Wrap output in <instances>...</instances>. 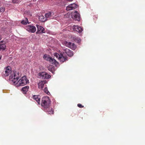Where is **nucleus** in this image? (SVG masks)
Returning <instances> with one entry per match:
<instances>
[{"instance_id": "obj_1", "label": "nucleus", "mask_w": 145, "mask_h": 145, "mask_svg": "<svg viewBox=\"0 0 145 145\" xmlns=\"http://www.w3.org/2000/svg\"><path fill=\"white\" fill-rule=\"evenodd\" d=\"M20 74L17 72L14 73L13 74L9 76V80L10 81L13 82L14 84L16 85L17 86H22L29 83V80L26 76L22 77L17 83L16 82L19 78L20 76Z\"/></svg>"}, {"instance_id": "obj_2", "label": "nucleus", "mask_w": 145, "mask_h": 145, "mask_svg": "<svg viewBox=\"0 0 145 145\" xmlns=\"http://www.w3.org/2000/svg\"><path fill=\"white\" fill-rule=\"evenodd\" d=\"M66 54L70 57L72 56L73 55L72 51L66 48L64 50L63 52L60 53V54L57 53H54V55L61 62L63 63L65 61L68 60V57L66 56Z\"/></svg>"}, {"instance_id": "obj_3", "label": "nucleus", "mask_w": 145, "mask_h": 145, "mask_svg": "<svg viewBox=\"0 0 145 145\" xmlns=\"http://www.w3.org/2000/svg\"><path fill=\"white\" fill-rule=\"evenodd\" d=\"M51 101L48 97H44L42 98L41 106L44 108L46 107H49L50 106Z\"/></svg>"}, {"instance_id": "obj_4", "label": "nucleus", "mask_w": 145, "mask_h": 145, "mask_svg": "<svg viewBox=\"0 0 145 145\" xmlns=\"http://www.w3.org/2000/svg\"><path fill=\"white\" fill-rule=\"evenodd\" d=\"M38 77L43 79H47L50 78L51 76L46 72H40L38 74Z\"/></svg>"}, {"instance_id": "obj_5", "label": "nucleus", "mask_w": 145, "mask_h": 145, "mask_svg": "<svg viewBox=\"0 0 145 145\" xmlns=\"http://www.w3.org/2000/svg\"><path fill=\"white\" fill-rule=\"evenodd\" d=\"M43 58L44 59L49 61L52 64L56 65L58 63L55 59L49 57V56L47 54H45L43 56Z\"/></svg>"}, {"instance_id": "obj_6", "label": "nucleus", "mask_w": 145, "mask_h": 145, "mask_svg": "<svg viewBox=\"0 0 145 145\" xmlns=\"http://www.w3.org/2000/svg\"><path fill=\"white\" fill-rule=\"evenodd\" d=\"M25 29L28 31L33 33L35 32L36 31L35 27L31 25L27 26Z\"/></svg>"}, {"instance_id": "obj_7", "label": "nucleus", "mask_w": 145, "mask_h": 145, "mask_svg": "<svg viewBox=\"0 0 145 145\" xmlns=\"http://www.w3.org/2000/svg\"><path fill=\"white\" fill-rule=\"evenodd\" d=\"M72 17L73 19L75 20L78 21H79L80 20V14L76 11L72 13Z\"/></svg>"}, {"instance_id": "obj_8", "label": "nucleus", "mask_w": 145, "mask_h": 145, "mask_svg": "<svg viewBox=\"0 0 145 145\" xmlns=\"http://www.w3.org/2000/svg\"><path fill=\"white\" fill-rule=\"evenodd\" d=\"M65 44L66 46L71 48L72 50H75L76 47V45L73 43L68 42L66 41L65 42Z\"/></svg>"}, {"instance_id": "obj_9", "label": "nucleus", "mask_w": 145, "mask_h": 145, "mask_svg": "<svg viewBox=\"0 0 145 145\" xmlns=\"http://www.w3.org/2000/svg\"><path fill=\"white\" fill-rule=\"evenodd\" d=\"M77 5L76 4L74 3L69 5L67 6L66 7V10L67 11L75 9L76 8H77Z\"/></svg>"}, {"instance_id": "obj_10", "label": "nucleus", "mask_w": 145, "mask_h": 145, "mask_svg": "<svg viewBox=\"0 0 145 145\" xmlns=\"http://www.w3.org/2000/svg\"><path fill=\"white\" fill-rule=\"evenodd\" d=\"M50 106L49 107L44 108V110L49 114H53L54 113V110L52 108L50 107Z\"/></svg>"}, {"instance_id": "obj_11", "label": "nucleus", "mask_w": 145, "mask_h": 145, "mask_svg": "<svg viewBox=\"0 0 145 145\" xmlns=\"http://www.w3.org/2000/svg\"><path fill=\"white\" fill-rule=\"evenodd\" d=\"M11 72V69L10 67L8 66L6 68L5 73H4V76H8Z\"/></svg>"}, {"instance_id": "obj_12", "label": "nucleus", "mask_w": 145, "mask_h": 145, "mask_svg": "<svg viewBox=\"0 0 145 145\" xmlns=\"http://www.w3.org/2000/svg\"><path fill=\"white\" fill-rule=\"evenodd\" d=\"M36 26L37 28V33H45L44 31V29L43 27L38 25H37Z\"/></svg>"}, {"instance_id": "obj_13", "label": "nucleus", "mask_w": 145, "mask_h": 145, "mask_svg": "<svg viewBox=\"0 0 145 145\" xmlns=\"http://www.w3.org/2000/svg\"><path fill=\"white\" fill-rule=\"evenodd\" d=\"M73 29L74 31H76L79 33L83 31L82 28L78 25H74L73 26Z\"/></svg>"}, {"instance_id": "obj_14", "label": "nucleus", "mask_w": 145, "mask_h": 145, "mask_svg": "<svg viewBox=\"0 0 145 145\" xmlns=\"http://www.w3.org/2000/svg\"><path fill=\"white\" fill-rule=\"evenodd\" d=\"M46 83V81L45 80L41 81L38 84V88L39 89H42Z\"/></svg>"}, {"instance_id": "obj_15", "label": "nucleus", "mask_w": 145, "mask_h": 145, "mask_svg": "<svg viewBox=\"0 0 145 145\" xmlns=\"http://www.w3.org/2000/svg\"><path fill=\"white\" fill-rule=\"evenodd\" d=\"M33 98L37 102L39 105L40 104V98L39 97V96L34 95L33 96Z\"/></svg>"}, {"instance_id": "obj_16", "label": "nucleus", "mask_w": 145, "mask_h": 145, "mask_svg": "<svg viewBox=\"0 0 145 145\" xmlns=\"http://www.w3.org/2000/svg\"><path fill=\"white\" fill-rule=\"evenodd\" d=\"M71 39L72 40L75 41L77 42H80L81 41V40L80 38H79L78 37L75 36H72Z\"/></svg>"}, {"instance_id": "obj_17", "label": "nucleus", "mask_w": 145, "mask_h": 145, "mask_svg": "<svg viewBox=\"0 0 145 145\" xmlns=\"http://www.w3.org/2000/svg\"><path fill=\"white\" fill-rule=\"evenodd\" d=\"M29 88V86H26L23 87L22 89V90L24 92V93H25L28 91Z\"/></svg>"}, {"instance_id": "obj_18", "label": "nucleus", "mask_w": 145, "mask_h": 145, "mask_svg": "<svg viewBox=\"0 0 145 145\" xmlns=\"http://www.w3.org/2000/svg\"><path fill=\"white\" fill-rule=\"evenodd\" d=\"M6 47V46L5 44H1V43H0V51L5 50Z\"/></svg>"}, {"instance_id": "obj_19", "label": "nucleus", "mask_w": 145, "mask_h": 145, "mask_svg": "<svg viewBox=\"0 0 145 145\" xmlns=\"http://www.w3.org/2000/svg\"><path fill=\"white\" fill-rule=\"evenodd\" d=\"M39 20L40 21L42 22H44L46 20V18H44L43 15L39 16Z\"/></svg>"}, {"instance_id": "obj_20", "label": "nucleus", "mask_w": 145, "mask_h": 145, "mask_svg": "<svg viewBox=\"0 0 145 145\" xmlns=\"http://www.w3.org/2000/svg\"><path fill=\"white\" fill-rule=\"evenodd\" d=\"M21 23L22 24L25 25L27 24V23H28V19L27 18H25V20L22 21Z\"/></svg>"}, {"instance_id": "obj_21", "label": "nucleus", "mask_w": 145, "mask_h": 145, "mask_svg": "<svg viewBox=\"0 0 145 145\" xmlns=\"http://www.w3.org/2000/svg\"><path fill=\"white\" fill-rule=\"evenodd\" d=\"M51 13L49 12L47 13H46L45 15V16L46 18H49L51 17Z\"/></svg>"}, {"instance_id": "obj_22", "label": "nucleus", "mask_w": 145, "mask_h": 145, "mask_svg": "<svg viewBox=\"0 0 145 145\" xmlns=\"http://www.w3.org/2000/svg\"><path fill=\"white\" fill-rule=\"evenodd\" d=\"M43 91L44 92H45V93H46L48 95L50 94V93L48 90V89L46 87L43 90Z\"/></svg>"}, {"instance_id": "obj_23", "label": "nucleus", "mask_w": 145, "mask_h": 145, "mask_svg": "<svg viewBox=\"0 0 145 145\" xmlns=\"http://www.w3.org/2000/svg\"><path fill=\"white\" fill-rule=\"evenodd\" d=\"M5 10V8L4 7L0 8V12H3Z\"/></svg>"}, {"instance_id": "obj_24", "label": "nucleus", "mask_w": 145, "mask_h": 145, "mask_svg": "<svg viewBox=\"0 0 145 145\" xmlns=\"http://www.w3.org/2000/svg\"><path fill=\"white\" fill-rule=\"evenodd\" d=\"M20 0H13L12 1V2L13 3H18L19 2H20Z\"/></svg>"}, {"instance_id": "obj_25", "label": "nucleus", "mask_w": 145, "mask_h": 145, "mask_svg": "<svg viewBox=\"0 0 145 145\" xmlns=\"http://www.w3.org/2000/svg\"><path fill=\"white\" fill-rule=\"evenodd\" d=\"M77 106L79 108H83L84 107L82 105L80 104H78L77 105Z\"/></svg>"}, {"instance_id": "obj_26", "label": "nucleus", "mask_w": 145, "mask_h": 145, "mask_svg": "<svg viewBox=\"0 0 145 145\" xmlns=\"http://www.w3.org/2000/svg\"><path fill=\"white\" fill-rule=\"evenodd\" d=\"M48 70L51 72H52V68H50L49 67L48 68Z\"/></svg>"}, {"instance_id": "obj_27", "label": "nucleus", "mask_w": 145, "mask_h": 145, "mask_svg": "<svg viewBox=\"0 0 145 145\" xmlns=\"http://www.w3.org/2000/svg\"><path fill=\"white\" fill-rule=\"evenodd\" d=\"M3 40H2L1 41H0V43H1V44H2V43H3Z\"/></svg>"}, {"instance_id": "obj_28", "label": "nucleus", "mask_w": 145, "mask_h": 145, "mask_svg": "<svg viewBox=\"0 0 145 145\" xmlns=\"http://www.w3.org/2000/svg\"><path fill=\"white\" fill-rule=\"evenodd\" d=\"M67 0L69 2H71V1H72L73 0Z\"/></svg>"}, {"instance_id": "obj_29", "label": "nucleus", "mask_w": 145, "mask_h": 145, "mask_svg": "<svg viewBox=\"0 0 145 145\" xmlns=\"http://www.w3.org/2000/svg\"><path fill=\"white\" fill-rule=\"evenodd\" d=\"M2 39V36L0 35V40H1Z\"/></svg>"}, {"instance_id": "obj_30", "label": "nucleus", "mask_w": 145, "mask_h": 145, "mask_svg": "<svg viewBox=\"0 0 145 145\" xmlns=\"http://www.w3.org/2000/svg\"><path fill=\"white\" fill-rule=\"evenodd\" d=\"M1 57H2V56H0V60L1 59Z\"/></svg>"}]
</instances>
